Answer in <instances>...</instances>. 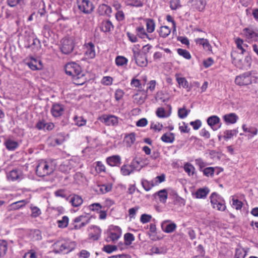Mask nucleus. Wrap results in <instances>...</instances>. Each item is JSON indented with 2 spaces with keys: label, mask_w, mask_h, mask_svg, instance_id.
Masks as SVG:
<instances>
[{
  "label": "nucleus",
  "mask_w": 258,
  "mask_h": 258,
  "mask_svg": "<svg viewBox=\"0 0 258 258\" xmlns=\"http://www.w3.org/2000/svg\"><path fill=\"white\" fill-rule=\"evenodd\" d=\"M66 73L72 77L74 83L77 85H82L87 82L85 73L82 70L79 64L76 62L68 63L64 68Z\"/></svg>",
  "instance_id": "1"
},
{
  "label": "nucleus",
  "mask_w": 258,
  "mask_h": 258,
  "mask_svg": "<svg viewBox=\"0 0 258 258\" xmlns=\"http://www.w3.org/2000/svg\"><path fill=\"white\" fill-rule=\"evenodd\" d=\"M76 246L75 242L64 239H59L52 245L53 250L55 253H67L74 250Z\"/></svg>",
  "instance_id": "2"
},
{
  "label": "nucleus",
  "mask_w": 258,
  "mask_h": 258,
  "mask_svg": "<svg viewBox=\"0 0 258 258\" xmlns=\"http://www.w3.org/2000/svg\"><path fill=\"white\" fill-rule=\"evenodd\" d=\"M60 42L59 48L62 53L69 54L74 50L75 42L73 38L65 37L60 40Z\"/></svg>",
  "instance_id": "3"
},
{
  "label": "nucleus",
  "mask_w": 258,
  "mask_h": 258,
  "mask_svg": "<svg viewBox=\"0 0 258 258\" xmlns=\"http://www.w3.org/2000/svg\"><path fill=\"white\" fill-rule=\"evenodd\" d=\"M53 171L52 166H50L49 163L45 161H42L39 162L36 168V173L39 177L49 175Z\"/></svg>",
  "instance_id": "4"
},
{
  "label": "nucleus",
  "mask_w": 258,
  "mask_h": 258,
  "mask_svg": "<svg viewBox=\"0 0 258 258\" xmlns=\"http://www.w3.org/2000/svg\"><path fill=\"white\" fill-rule=\"evenodd\" d=\"M79 10L85 14H91L94 9L92 2L90 0H77Z\"/></svg>",
  "instance_id": "5"
},
{
  "label": "nucleus",
  "mask_w": 258,
  "mask_h": 258,
  "mask_svg": "<svg viewBox=\"0 0 258 258\" xmlns=\"http://www.w3.org/2000/svg\"><path fill=\"white\" fill-rule=\"evenodd\" d=\"M106 240L108 242H115L121 236V230L118 227L110 229L107 232Z\"/></svg>",
  "instance_id": "6"
},
{
  "label": "nucleus",
  "mask_w": 258,
  "mask_h": 258,
  "mask_svg": "<svg viewBox=\"0 0 258 258\" xmlns=\"http://www.w3.org/2000/svg\"><path fill=\"white\" fill-rule=\"evenodd\" d=\"M243 54L236 50L232 51L231 53L232 63L239 69H244Z\"/></svg>",
  "instance_id": "7"
},
{
  "label": "nucleus",
  "mask_w": 258,
  "mask_h": 258,
  "mask_svg": "<svg viewBox=\"0 0 258 258\" xmlns=\"http://www.w3.org/2000/svg\"><path fill=\"white\" fill-rule=\"evenodd\" d=\"M251 75L252 71H249L236 76L235 79V84L240 86L251 84V82L250 81V77Z\"/></svg>",
  "instance_id": "8"
},
{
  "label": "nucleus",
  "mask_w": 258,
  "mask_h": 258,
  "mask_svg": "<svg viewBox=\"0 0 258 258\" xmlns=\"http://www.w3.org/2000/svg\"><path fill=\"white\" fill-rule=\"evenodd\" d=\"M133 57L136 64L141 67H146L148 64L147 56L139 51L133 50Z\"/></svg>",
  "instance_id": "9"
},
{
  "label": "nucleus",
  "mask_w": 258,
  "mask_h": 258,
  "mask_svg": "<svg viewBox=\"0 0 258 258\" xmlns=\"http://www.w3.org/2000/svg\"><path fill=\"white\" fill-rule=\"evenodd\" d=\"M147 97V90L140 89L138 90L137 93L133 96V98L135 103L141 105L145 102Z\"/></svg>",
  "instance_id": "10"
},
{
  "label": "nucleus",
  "mask_w": 258,
  "mask_h": 258,
  "mask_svg": "<svg viewBox=\"0 0 258 258\" xmlns=\"http://www.w3.org/2000/svg\"><path fill=\"white\" fill-rule=\"evenodd\" d=\"M65 111L64 105L59 103H54L50 110L51 113L54 117H59L62 116Z\"/></svg>",
  "instance_id": "11"
},
{
  "label": "nucleus",
  "mask_w": 258,
  "mask_h": 258,
  "mask_svg": "<svg viewBox=\"0 0 258 258\" xmlns=\"http://www.w3.org/2000/svg\"><path fill=\"white\" fill-rule=\"evenodd\" d=\"M100 120L108 126H116L118 123V118L112 115H103L100 117Z\"/></svg>",
  "instance_id": "12"
},
{
  "label": "nucleus",
  "mask_w": 258,
  "mask_h": 258,
  "mask_svg": "<svg viewBox=\"0 0 258 258\" xmlns=\"http://www.w3.org/2000/svg\"><path fill=\"white\" fill-rule=\"evenodd\" d=\"M96 13L99 16L110 17L112 13V9L107 5L100 4L97 9Z\"/></svg>",
  "instance_id": "13"
},
{
  "label": "nucleus",
  "mask_w": 258,
  "mask_h": 258,
  "mask_svg": "<svg viewBox=\"0 0 258 258\" xmlns=\"http://www.w3.org/2000/svg\"><path fill=\"white\" fill-rule=\"evenodd\" d=\"M31 60L26 63L29 67L33 71L41 70L43 69V63L40 60L37 59L32 57Z\"/></svg>",
  "instance_id": "14"
},
{
  "label": "nucleus",
  "mask_w": 258,
  "mask_h": 258,
  "mask_svg": "<svg viewBox=\"0 0 258 258\" xmlns=\"http://www.w3.org/2000/svg\"><path fill=\"white\" fill-rule=\"evenodd\" d=\"M207 123L214 130L216 131L221 127V124L216 127V125L220 123V118L217 115H212L207 119Z\"/></svg>",
  "instance_id": "15"
},
{
  "label": "nucleus",
  "mask_w": 258,
  "mask_h": 258,
  "mask_svg": "<svg viewBox=\"0 0 258 258\" xmlns=\"http://www.w3.org/2000/svg\"><path fill=\"white\" fill-rule=\"evenodd\" d=\"M100 29L103 32H110L113 30L114 26L110 20L106 19L101 23Z\"/></svg>",
  "instance_id": "16"
},
{
  "label": "nucleus",
  "mask_w": 258,
  "mask_h": 258,
  "mask_svg": "<svg viewBox=\"0 0 258 258\" xmlns=\"http://www.w3.org/2000/svg\"><path fill=\"white\" fill-rule=\"evenodd\" d=\"M8 178L12 180H21L23 178L22 172L19 169H15L11 170L8 175Z\"/></svg>",
  "instance_id": "17"
},
{
  "label": "nucleus",
  "mask_w": 258,
  "mask_h": 258,
  "mask_svg": "<svg viewBox=\"0 0 258 258\" xmlns=\"http://www.w3.org/2000/svg\"><path fill=\"white\" fill-rule=\"evenodd\" d=\"M89 232V238L93 240H97L100 237L101 230L99 227H90Z\"/></svg>",
  "instance_id": "18"
},
{
  "label": "nucleus",
  "mask_w": 258,
  "mask_h": 258,
  "mask_svg": "<svg viewBox=\"0 0 258 258\" xmlns=\"http://www.w3.org/2000/svg\"><path fill=\"white\" fill-rule=\"evenodd\" d=\"M210 192V189L208 187H204L197 189L194 196L197 199H205Z\"/></svg>",
  "instance_id": "19"
},
{
  "label": "nucleus",
  "mask_w": 258,
  "mask_h": 258,
  "mask_svg": "<svg viewBox=\"0 0 258 258\" xmlns=\"http://www.w3.org/2000/svg\"><path fill=\"white\" fill-rule=\"evenodd\" d=\"M106 162L111 166H119L121 164V158L119 155H113L107 157Z\"/></svg>",
  "instance_id": "20"
},
{
  "label": "nucleus",
  "mask_w": 258,
  "mask_h": 258,
  "mask_svg": "<svg viewBox=\"0 0 258 258\" xmlns=\"http://www.w3.org/2000/svg\"><path fill=\"white\" fill-rule=\"evenodd\" d=\"M32 40V43L29 45H25V47L30 48L32 51L34 52L39 50L41 46L40 40L36 37L34 39Z\"/></svg>",
  "instance_id": "21"
},
{
  "label": "nucleus",
  "mask_w": 258,
  "mask_h": 258,
  "mask_svg": "<svg viewBox=\"0 0 258 258\" xmlns=\"http://www.w3.org/2000/svg\"><path fill=\"white\" fill-rule=\"evenodd\" d=\"M195 42L197 44L202 45L206 51H212V46L207 39L197 38L195 39Z\"/></svg>",
  "instance_id": "22"
},
{
  "label": "nucleus",
  "mask_w": 258,
  "mask_h": 258,
  "mask_svg": "<svg viewBox=\"0 0 258 258\" xmlns=\"http://www.w3.org/2000/svg\"><path fill=\"white\" fill-rule=\"evenodd\" d=\"M153 197L156 198L157 197L159 198V201L161 203L165 204L166 202V200L168 197V194L166 189H161L158 192H155L153 195Z\"/></svg>",
  "instance_id": "23"
},
{
  "label": "nucleus",
  "mask_w": 258,
  "mask_h": 258,
  "mask_svg": "<svg viewBox=\"0 0 258 258\" xmlns=\"http://www.w3.org/2000/svg\"><path fill=\"white\" fill-rule=\"evenodd\" d=\"M238 119V116L234 113L226 114L223 116V119L227 123H235Z\"/></svg>",
  "instance_id": "24"
},
{
  "label": "nucleus",
  "mask_w": 258,
  "mask_h": 258,
  "mask_svg": "<svg viewBox=\"0 0 258 258\" xmlns=\"http://www.w3.org/2000/svg\"><path fill=\"white\" fill-rule=\"evenodd\" d=\"M176 80L179 86L186 89L187 92H189L192 89V85H189L186 79L184 77H177Z\"/></svg>",
  "instance_id": "25"
},
{
  "label": "nucleus",
  "mask_w": 258,
  "mask_h": 258,
  "mask_svg": "<svg viewBox=\"0 0 258 258\" xmlns=\"http://www.w3.org/2000/svg\"><path fill=\"white\" fill-rule=\"evenodd\" d=\"M83 202V201L82 198L77 195H73L70 201L72 206L74 207H77L81 206Z\"/></svg>",
  "instance_id": "26"
},
{
  "label": "nucleus",
  "mask_w": 258,
  "mask_h": 258,
  "mask_svg": "<svg viewBox=\"0 0 258 258\" xmlns=\"http://www.w3.org/2000/svg\"><path fill=\"white\" fill-rule=\"evenodd\" d=\"M161 140L162 142L166 143H172L175 140L174 134L172 133H166L162 135Z\"/></svg>",
  "instance_id": "27"
},
{
  "label": "nucleus",
  "mask_w": 258,
  "mask_h": 258,
  "mask_svg": "<svg viewBox=\"0 0 258 258\" xmlns=\"http://www.w3.org/2000/svg\"><path fill=\"white\" fill-rule=\"evenodd\" d=\"M86 46L87 48L86 54L89 55L90 58H94L96 56V53L95 50V45L92 42H89L86 44Z\"/></svg>",
  "instance_id": "28"
},
{
  "label": "nucleus",
  "mask_w": 258,
  "mask_h": 258,
  "mask_svg": "<svg viewBox=\"0 0 258 258\" xmlns=\"http://www.w3.org/2000/svg\"><path fill=\"white\" fill-rule=\"evenodd\" d=\"M210 202L213 207L220 202L223 198L216 192L212 193L210 197Z\"/></svg>",
  "instance_id": "29"
},
{
  "label": "nucleus",
  "mask_w": 258,
  "mask_h": 258,
  "mask_svg": "<svg viewBox=\"0 0 258 258\" xmlns=\"http://www.w3.org/2000/svg\"><path fill=\"white\" fill-rule=\"evenodd\" d=\"M6 148L9 151H14L18 146V143L16 141H12L11 139L7 140L5 142Z\"/></svg>",
  "instance_id": "30"
},
{
  "label": "nucleus",
  "mask_w": 258,
  "mask_h": 258,
  "mask_svg": "<svg viewBox=\"0 0 258 258\" xmlns=\"http://www.w3.org/2000/svg\"><path fill=\"white\" fill-rule=\"evenodd\" d=\"M146 23L147 31L148 33L153 32L155 28V22L152 19L147 18L145 20Z\"/></svg>",
  "instance_id": "31"
},
{
  "label": "nucleus",
  "mask_w": 258,
  "mask_h": 258,
  "mask_svg": "<svg viewBox=\"0 0 258 258\" xmlns=\"http://www.w3.org/2000/svg\"><path fill=\"white\" fill-rule=\"evenodd\" d=\"M127 6L133 7L141 8L144 5L143 0H127L125 2Z\"/></svg>",
  "instance_id": "32"
},
{
  "label": "nucleus",
  "mask_w": 258,
  "mask_h": 258,
  "mask_svg": "<svg viewBox=\"0 0 258 258\" xmlns=\"http://www.w3.org/2000/svg\"><path fill=\"white\" fill-rule=\"evenodd\" d=\"M136 140V134L135 133H132L126 135L124 137V141L127 146L131 147L134 144Z\"/></svg>",
  "instance_id": "33"
},
{
  "label": "nucleus",
  "mask_w": 258,
  "mask_h": 258,
  "mask_svg": "<svg viewBox=\"0 0 258 258\" xmlns=\"http://www.w3.org/2000/svg\"><path fill=\"white\" fill-rule=\"evenodd\" d=\"M160 37L166 38L171 33V29L167 26L160 27L158 31Z\"/></svg>",
  "instance_id": "34"
},
{
  "label": "nucleus",
  "mask_w": 258,
  "mask_h": 258,
  "mask_svg": "<svg viewBox=\"0 0 258 258\" xmlns=\"http://www.w3.org/2000/svg\"><path fill=\"white\" fill-rule=\"evenodd\" d=\"M8 250V242L5 240L0 239V257H3L6 254Z\"/></svg>",
  "instance_id": "35"
},
{
  "label": "nucleus",
  "mask_w": 258,
  "mask_h": 258,
  "mask_svg": "<svg viewBox=\"0 0 258 258\" xmlns=\"http://www.w3.org/2000/svg\"><path fill=\"white\" fill-rule=\"evenodd\" d=\"M146 79H145L144 83H142L141 81L137 79L133 78L132 79L131 82V85L132 87L138 88V90L144 89L143 86H144L146 84Z\"/></svg>",
  "instance_id": "36"
},
{
  "label": "nucleus",
  "mask_w": 258,
  "mask_h": 258,
  "mask_svg": "<svg viewBox=\"0 0 258 258\" xmlns=\"http://www.w3.org/2000/svg\"><path fill=\"white\" fill-rule=\"evenodd\" d=\"M42 33L45 38L48 39L51 36L52 33L51 27L47 24L44 25L42 28Z\"/></svg>",
  "instance_id": "37"
},
{
  "label": "nucleus",
  "mask_w": 258,
  "mask_h": 258,
  "mask_svg": "<svg viewBox=\"0 0 258 258\" xmlns=\"http://www.w3.org/2000/svg\"><path fill=\"white\" fill-rule=\"evenodd\" d=\"M121 173L124 176L129 175L134 172L130 165L124 164L120 168Z\"/></svg>",
  "instance_id": "38"
},
{
  "label": "nucleus",
  "mask_w": 258,
  "mask_h": 258,
  "mask_svg": "<svg viewBox=\"0 0 258 258\" xmlns=\"http://www.w3.org/2000/svg\"><path fill=\"white\" fill-rule=\"evenodd\" d=\"M136 30L137 36L139 38L144 39L145 37H148V34L146 32L144 27L143 26L137 27Z\"/></svg>",
  "instance_id": "39"
},
{
  "label": "nucleus",
  "mask_w": 258,
  "mask_h": 258,
  "mask_svg": "<svg viewBox=\"0 0 258 258\" xmlns=\"http://www.w3.org/2000/svg\"><path fill=\"white\" fill-rule=\"evenodd\" d=\"M184 170L189 176H191L195 174L196 169L191 164L186 163L184 165Z\"/></svg>",
  "instance_id": "40"
},
{
  "label": "nucleus",
  "mask_w": 258,
  "mask_h": 258,
  "mask_svg": "<svg viewBox=\"0 0 258 258\" xmlns=\"http://www.w3.org/2000/svg\"><path fill=\"white\" fill-rule=\"evenodd\" d=\"M102 208L101 205L99 203H94L89 205L88 207H84L83 210L85 212L91 211H98Z\"/></svg>",
  "instance_id": "41"
},
{
  "label": "nucleus",
  "mask_w": 258,
  "mask_h": 258,
  "mask_svg": "<svg viewBox=\"0 0 258 258\" xmlns=\"http://www.w3.org/2000/svg\"><path fill=\"white\" fill-rule=\"evenodd\" d=\"M54 194L55 197L64 198L67 201L69 200V198L71 197V195L68 196L65 189H58L56 190Z\"/></svg>",
  "instance_id": "42"
},
{
  "label": "nucleus",
  "mask_w": 258,
  "mask_h": 258,
  "mask_svg": "<svg viewBox=\"0 0 258 258\" xmlns=\"http://www.w3.org/2000/svg\"><path fill=\"white\" fill-rule=\"evenodd\" d=\"M177 52L179 55L182 56L186 59H190L191 57L189 52L186 49L178 48Z\"/></svg>",
  "instance_id": "43"
},
{
  "label": "nucleus",
  "mask_w": 258,
  "mask_h": 258,
  "mask_svg": "<svg viewBox=\"0 0 258 258\" xmlns=\"http://www.w3.org/2000/svg\"><path fill=\"white\" fill-rule=\"evenodd\" d=\"M27 201L24 200L19 201L12 204L11 207L12 209L14 210H18L21 208L24 207L25 205L27 204Z\"/></svg>",
  "instance_id": "44"
},
{
  "label": "nucleus",
  "mask_w": 258,
  "mask_h": 258,
  "mask_svg": "<svg viewBox=\"0 0 258 258\" xmlns=\"http://www.w3.org/2000/svg\"><path fill=\"white\" fill-rule=\"evenodd\" d=\"M149 234L151 239L156 240L159 238L160 236L156 232V227H150Z\"/></svg>",
  "instance_id": "45"
},
{
  "label": "nucleus",
  "mask_w": 258,
  "mask_h": 258,
  "mask_svg": "<svg viewBox=\"0 0 258 258\" xmlns=\"http://www.w3.org/2000/svg\"><path fill=\"white\" fill-rule=\"evenodd\" d=\"M242 129L244 132H248L252 134L250 138L253 137L254 136L256 135L258 132V130L254 127H250L248 128L245 124L242 125Z\"/></svg>",
  "instance_id": "46"
},
{
  "label": "nucleus",
  "mask_w": 258,
  "mask_h": 258,
  "mask_svg": "<svg viewBox=\"0 0 258 258\" xmlns=\"http://www.w3.org/2000/svg\"><path fill=\"white\" fill-rule=\"evenodd\" d=\"M246 254V252L244 249L239 247L236 248L234 257L235 258H244Z\"/></svg>",
  "instance_id": "47"
},
{
  "label": "nucleus",
  "mask_w": 258,
  "mask_h": 258,
  "mask_svg": "<svg viewBox=\"0 0 258 258\" xmlns=\"http://www.w3.org/2000/svg\"><path fill=\"white\" fill-rule=\"evenodd\" d=\"M127 61V59L122 56H117L115 58V63L118 66H122L124 64H126Z\"/></svg>",
  "instance_id": "48"
},
{
  "label": "nucleus",
  "mask_w": 258,
  "mask_h": 258,
  "mask_svg": "<svg viewBox=\"0 0 258 258\" xmlns=\"http://www.w3.org/2000/svg\"><path fill=\"white\" fill-rule=\"evenodd\" d=\"M124 240L125 244L126 245H130L135 240V237L133 234L130 233H127L124 235Z\"/></svg>",
  "instance_id": "49"
},
{
  "label": "nucleus",
  "mask_w": 258,
  "mask_h": 258,
  "mask_svg": "<svg viewBox=\"0 0 258 258\" xmlns=\"http://www.w3.org/2000/svg\"><path fill=\"white\" fill-rule=\"evenodd\" d=\"M215 167H209L203 169L202 172L205 176L207 177H213L215 173Z\"/></svg>",
  "instance_id": "50"
},
{
  "label": "nucleus",
  "mask_w": 258,
  "mask_h": 258,
  "mask_svg": "<svg viewBox=\"0 0 258 258\" xmlns=\"http://www.w3.org/2000/svg\"><path fill=\"white\" fill-rule=\"evenodd\" d=\"M74 119L76 124L78 126H82L85 125L87 121L83 116H75Z\"/></svg>",
  "instance_id": "51"
},
{
  "label": "nucleus",
  "mask_w": 258,
  "mask_h": 258,
  "mask_svg": "<svg viewBox=\"0 0 258 258\" xmlns=\"http://www.w3.org/2000/svg\"><path fill=\"white\" fill-rule=\"evenodd\" d=\"M243 32L246 37L248 38H253L254 35H256V32L253 29L249 28H245L243 30Z\"/></svg>",
  "instance_id": "52"
},
{
  "label": "nucleus",
  "mask_w": 258,
  "mask_h": 258,
  "mask_svg": "<svg viewBox=\"0 0 258 258\" xmlns=\"http://www.w3.org/2000/svg\"><path fill=\"white\" fill-rule=\"evenodd\" d=\"M151 251L153 253L162 254L166 253L167 249L163 247L153 246L151 249Z\"/></svg>",
  "instance_id": "53"
},
{
  "label": "nucleus",
  "mask_w": 258,
  "mask_h": 258,
  "mask_svg": "<svg viewBox=\"0 0 258 258\" xmlns=\"http://www.w3.org/2000/svg\"><path fill=\"white\" fill-rule=\"evenodd\" d=\"M30 210L31 211V217L34 218L37 217L41 213L40 209L37 206H31Z\"/></svg>",
  "instance_id": "54"
},
{
  "label": "nucleus",
  "mask_w": 258,
  "mask_h": 258,
  "mask_svg": "<svg viewBox=\"0 0 258 258\" xmlns=\"http://www.w3.org/2000/svg\"><path fill=\"white\" fill-rule=\"evenodd\" d=\"M100 186V191L102 194H105L111 190L112 185L111 184H102Z\"/></svg>",
  "instance_id": "55"
},
{
  "label": "nucleus",
  "mask_w": 258,
  "mask_h": 258,
  "mask_svg": "<svg viewBox=\"0 0 258 258\" xmlns=\"http://www.w3.org/2000/svg\"><path fill=\"white\" fill-rule=\"evenodd\" d=\"M251 62V57L249 55V54L248 53V54L245 56V58L244 59V69L247 70L248 69H249L250 68Z\"/></svg>",
  "instance_id": "56"
},
{
  "label": "nucleus",
  "mask_w": 258,
  "mask_h": 258,
  "mask_svg": "<svg viewBox=\"0 0 258 258\" xmlns=\"http://www.w3.org/2000/svg\"><path fill=\"white\" fill-rule=\"evenodd\" d=\"M189 112V110H187L184 107L179 108L178 111V115L179 118L183 119L187 116Z\"/></svg>",
  "instance_id": "57"
},
{
  "label": "nucleus",
  "mask_w": 258,
  "mask_h": 258,
  "mask_svg": "<svg viewBox=\"0 0 258 258\" xmlns=\"http://www.w3.org/2000/svg\"><path fill=\"white\" fill-rule=\"evenodd\" d=\"M117 249V247L116 245H105L103 248L102 250L107 252V253H111L113 251H114Z\"/></svg>",
  "instance_id": "58"
},
{
  "label": "nucleus",
  "mask_w": 258,
  "mask_h": 258,
  "mask_svg": "<svg viewBox=\"0 0 258 258\" xmlns=\"http://www.w3.org/2000/svg\"><path fill=\"white\" fill-rule=\"evenodd\" d=\"M196 164L199 167V170L200 171H202L203 170V168L205 167L207 164L205 162L202 158H198L195 160Z\"/></svg>",
  "instance_id": "59"
},
{
  "label": "nucleus",
  "mask_w": 258,
  "mask_h": 258,
  "mask_svg": "<svg viewBox=\"0 0 258 258\" xmlns=\"http://www.w3.org/2000/svg\"><path fill=\"white\" fill-rule=\"evenodd\" d=\"M213 208L217 209L218 210L224 211L225 210L226 207L225 205V202L224 199L219 203L217 204V205L214 206Z\"/></svg>",
  "instance_id": "60"
},
{
  "label": "nucleus",
  "mask_w": 258,
  "mask_h": 258,
  "mask_svg": "<svg viewBox=\"0 0 258 258\" xmlns=\"http://www.w3.org/2000/svg\"><path fill=\"white\" fill-rule=\"evenodd\" d=\"M40 7L38 11V14L40 15V17L44 16L46 11L45 10V6L43 1H41L39 5Z\"/></svg>",
  "instance_id": "61"
},
{
  "label": "nucleus",
  "mask_w": 258,
  "mask_h": 258,
  "mask_svg": "<svg viewBox=\"0 0 258 258\" xmlns=\"http://www.w3.org/2000/svg\"><path fill=\"white\" fill-rule=\"evenodd\" d=\"M140 221L143 224H146L152 221V216L149 214H143L141 216Z\"/></svg>",
  "instance_id": "62"
},
{
  "label": "nucleus",
  "mask_w": 258,
  "mask_h": 258,
  "mask_svg": "<svg viewBox=\"0 0 258 258\" xmlns=\"http://www.w3.org/2000/svg\"><path fill=\"white\" fill-rule=\"evenodd\" d=\"M113 79L111 77L105 76L104 77L101 81L102 84L106 86H110L112 84Z\"/></svg>",
  "instance_id": "63"
},
{
  "label": "nucleus",
  "mask_w": 258,
  "mask_h": 258,
  "mask_svg": "<svg viewBox=\"0 0 258 258\" xmlns=\"http://www.w3.org/2000/svg\"><path fill=\"white\" fill-rule=\"evenodd\" d=\"M141 184L146 191H149L153 187V185H150L149 181L146 179H142Z\"/></svg>",
  "instance_id": "64"
}]
</instances>
